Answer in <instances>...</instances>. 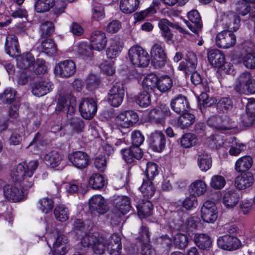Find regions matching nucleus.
Returning <instances> with one entry per match:
<instances>
[{
  "instance_id": "nucleus-64",
  "label": "nucleus",
  "mask_w": 255,
  "mask_h": 255,
  "mask_svg": "<svg viewBox=\"0 0 255 255\" xmlns=\"http://www.w3.org/2000/svg\"><path fill=\"white\" fill-rule=\"evenodd\" d=\"M197 86L200 92V99H202L203 101L205 102V100H207L208 98V95L206 93L209 91V86L207 81L202 80Z\"/></svg>"
},
{
  "instance_id": "nucleus-27",
  "label": "nucleus",
  "mask_w": 255,
  "mask_h": 255,
  "mask_svg": "<svg viewBox=\"0 0 255 255\" xmlns=\"http://www.w3.org/2000/svg\"><path fill=\"white\" fill-rule=\"evenodd\" d=\"M254 179L251 172L242 174L236 178L235 185L239 190H244L250 187L253 184Z\"/></svg>"
},
{
  "instance_id": "nucleus-20",
  "label": "nucleus",
  "mask_w": 255,
  "mask_h": 255,
  "mask_svg": "<svg viewBox=\"0 0 255 255\" xmlns=\"http://www.w3.org/2000/svg\"><path fill=\"white\" fill-rule=\"evenodd\" d=\"M55 70L62 77H69L76 72V66L73 61L70 60L60 62L55 67Z\"/></svg>"
},
{
  "instance_id": "nucleus-5",
  "label": "nucleus",
  "mask_w": 255,
  "mask_h": 255,
  "mask_svg": "<svg viewBox=\"0 0 255 255\" xmlns=\"http://www.w3.org/2000/svg\"><path fill=\"white\" fill-rule=\"evenodd\" d=\"M124 96L125 89L123 83H116L108 93V102L113 107H118L122 104Z\"/></svg>"
},
{
  "instance_id": "nucleus-28",
  "label": "nucleus",
  "mask_w": 255,
  "mask_h": 255,
  "mask_svg": "<svg viewBox=\"0 0 255 255\" xmlns=\"http://www.w3.org/2000/svg\"><path fill=\"white\" fill-rule=\"evenodd\" d=\"M223 24L228 31H236L240 26V19L238 15L234 13H230L225 14L222 17Z\"/></svg>"
},
{
  "instance_id": "nucleus-1",
  "label": "nucleus",
  "mask_w": 255,
  "mask_h": 255,
  "mask_svg": "<svg viewBox=\"0 0 255 255\" xmlns=\"http://www.w3.org/2000/svg\"><path fill=\"white\" fill-rule=\"evenodd\" d=\"M76 105V98L72 96L71 94L67 93L65 96H61L56 107V111L67 113V118L73 128L77 131H81L83 127L84 123L80 119L74 117L73 114L75 111Z\"/></svg>"
},
{
  "instance_id": "nucleus-59",
  "label": "nucleus",
  "mask_w": 255,
  "mask_h": 255,
  "mask_svg": "<svg viewBox=\"0 0 255 255\" xmlns=\"http://www.w3.org/2000/svg\"><path fill=\"white\" fill-rule=\"evenodd\" d=\"M92 17L96 20L102 19L105 17V10L104 6L100 3H96L94 4L92 9Z\"/></svg>"
},
{
  "instance_id": "nucleus-26",
  "label": "nucleus",
  "mask_w": 255,
  "mask_h": 255,
  "mask_svg": "<svg viewBox=\"0 0 255 255\" xmlns=\"http://www.w3.org/2000/svg\"><path fill=\"white\" fill-rule=\"evenodd\" d=\"M52 89V84L46 79L35 83L32 87V94L37 97H41L49 93Z\"/></svg>"
},
{
  "instance_id": "nucleus-16",
  "label": "nucleus",
  "mask_w": 255,
  "mask_h": 255,
  "mask_svg": "<svg viewBox=\"0 0 255 255\" xmlns=\"http://www.w3.org/2000/svg\"><path fill=\"white\" fill-rule=\"evenodd\" d=\"M138 120L137 114L132 111H128L120 114L116 118L118 126L122 128H128Z\"/></svg>"
},
{
  "instance_id": "nucleus-55",
  "label": "nucleus",
  "mask_w": 255,
  "mask_h": 255,
  "mask_svg": "<svg viewBox=\"0 0 255 255\" xmlns=\"http://www.w3.org/2000/svg\"><path fill=\"white\" fill-rule=\"evenodd\" d=\"M38 204L39 209L45 214L50 212L54 206V202L52 199L47 197L40 199Z\"/></svg>"
},
{
  "instance_id": "nucleus-63",
  "label": "nucleus",
  "mask_w": 255,
  "mask_h": 255,
  "mask_svg": "<svg viewBox=\"0 0 255 255\" xmlns=\"http://www.w3.org/2000/svg\"><path fill=\"white\" fill-rule=\"evenodd\" d=\"M188 239L186 235L183 234H178L174 239V243L178 248L183 249L188 244Z\"/></svg>"
},
{
  "instance_id": "nucleus-38",
  "label": "nucleus",
  "mask_w": 255,
  "mask_h": 255,
  "mask_svg": "<svg viewBox=\"0 0 255 255\" xmlns=\"http://www.w3.org/2000/svg\"><path fill=\"white\" fill-rule=\"evenodd\" d=\"M15 91L11 88H7L0 93V103L13 105L17 101L15 100Z\"/></svg>"
},
{
  "instance_id": "nucleus-2",
  "label": "nucleus",
  "mask_w": 255,
  "mask_h": 255,
  "mask_svg": "<svg viewBox=\"0 0 255 255\" xmlns=\"http://www.w3.org/2000/svg\"><path fill=\"white\" fill-rule=\"evenodd\" d=\"M104 236L99 233H90L85 234L81 239V245L84 248H91L98 255L104 253Z\"/></svg>"
},
{
  "instance_id": "nucleus-24",
  "label": "nucleus",
  "mask_w": 255,
  "mask_h": 255,
  "mask_svg": "<svg viewBox=\"0 0 255 255\" xmlns=\"http://www.w3.org/2000/svg\"><path fill=\"white\" fill-rule=\"evenodd\" d=\"M188 18L191 22V23L186 20L185 23L186 25L192 31L198 34L199 31L202 27L201 17L198 11L196 10H191L188 13Z\"/></svg>"
},
{
  "instance_id": "nucleus-4",
  "label": "nucleus",
  "mask_w": 255,
  "mask_h": 255,
  "mask_svg": "<svg viewBox=\"0 0 255 255\" xmlns=\"http://www.w3.org/2000/svg\"><path fill=\"white\" fill-rule=\"evenodd\" d=\"M52 243L53 255H64L68 250V239L63 234H57L56 236L50 237L47 243Z\"/></svg>"
},
{
  "instance_id": "nucleus-48",
  "label": "nucleus",
  "mask_w": 255,
  "mask_h": 255,
  "mask_svg": "<svg viewBox=\"0 0 255 255\" xmlns=\"http://www.w3.org/2000/svg\"><path fill=\"white\" fill-rule=\"evenodd\" d=\"M25 165V169L26 174L28 175V183H26V186L28 187H32L33 185L34 180L32 178L34 171L37 168L38 162L37 160H33L28 162V164L25 162L22 163Z\"/></svg>"
},
{
  "instance_id": "nucleus-15",
  "label": "nucleus",
  "mask_w": 255,
  "mask_h": 255,
  "mask_svg": "<svg viewBox=\"0 0 255 255\" xmlns=\"http://www.w3.org/2000/svg\"><path fill=\"white\" fill-rule=\"evenodd\" d=\"M3 192L6 199L11 202H18L24 198L22 190L15 185L8 184L3 187Z\"/></svg>"
},
{
  "instance_id": "nucleus-49",
  "label": "nucleus",
  "mask_w": 255,
  "mask_h": 255,
  "mask_svg": "<svg viewBox=\"0 0 255 255\" xmlns=\"http://www.w3.org/2000/svg\"><path fill=\"white\" fill-rule=\"evenodd\" d=\"M54 5V0H37L35 3V9L37 12L48 11Z\"/></svg>"
},
{
  "instance_id": "nucleus-44",
  "label": "nucleus",
  "mask_w": 255,
  "mask_h": 255,
  "mask_svg": "<svg viewBox=\"0 0 255 255\" xmlns=\"http://www.w3.org/2000/svg\"><path fill=\"white\" fill-rule=\"evenodd\" d=\"M172 85L171 78L168 76L164 75L158 78L156 87L160 92H166L172 87Z\"/></svg>"
},
{
  "instance_id": "nucleus-29",
  "label": "nucleus",
  "mask_w": 255,
  "mask_h": 255,
  "mask_svg": "<svg viewBox=\"0 0 255 255\" xmlns=\"http://www.w3.org/2000/svg\"><path fill=\"white\" fill-rule=\"evenodd\" d=\"M208 124L217 130H228L231 128V124L228 118L223 119L220 117L214 116L209 119Z\"/></svg>"
},
{
  "instance_id": "nucleus-53",
  "label": "nucleus",
  "mask_w": 255,
  "mask_h": 255,
  "mask_svg": "<svg viewBox=\"0 0 255 255\" xmlns=\"http://www.w3.org/2000/svg\"><path fill=\"white\" fill-rule=\"evenodd\" d=\"M190 188L193 192L198 196L203 195L207 190V186L205 182L201 180H198L192 183Z\"/></svg>"
},
{
  "instance_id": "nucleus-31",
  "label": "nucleus",
  "mask_w": 255,
  "mask_h": 255,
  "mask_svg": "<svg viewBox=\"0 0 255 255\" xmlns=\"http://www.w3.org/2000/svg\"><path fill=\"white\" fill-rule=\"evenodd\" d=\"M5 49L6 53L9 55L18 54L19 44L17 37L14 34H8L5 39Z\"/></svg>"
},
{
  "instance_id": "nucleus-41",
  "label": "nucleus",
  "mask_w": 255,
  "mask_h": 255,
  "mask_svg": "<svg viewBox=\"0 0 255 255\" xmlns=\"http://www.w3.org/2000/svg\"><path fill=\"white\" fill-rule=\"evenodd\" d=\"M229 143L230 144V149L229 152L230 155L233 156L238 155L246 148L245 144L240 142L235 137L230 138Z\"/></svg>"
},
{
  "instance_id": "nucleus-37",
  "label": "nucleus",
  "mask_w": 255,
  "mask_h": 255,
  "mask_svg": "<svg viewBox=\"0 0 255 255\" xmlns=\"http://www.w3.org/2000/svg\"><path fill=\"white\" fill-rule=\"evenodd\" d=\"M252 164V158L248 155L244 156L236 161L235 168L238 172H244L249 169Z\"/></svg>"
},
{
  "instance_id": "nucleus-22",
  "label": "nucleus",
  "mask_w": 255,
  "mask_h": 255,
  "mask_svg": "<svg viewBox=\"0 0 255 255\" xmlns=\"http://www.w3.org/2000/svg\"><path fill=\"white\" fill-rule=\"evenodd\" d=\"M90 41L92 49L101 51L105 47L107 40L104 32L95 30L91 34Z\"/></svg>"
},
{
  "instance_id": "nucleus-33",
  "label": "nucleus",
  "mask_w": 255,
  "mask_h": 255,
  "mask_svg": "<svg viewBox=\"0 0 255 255\" xmlns=\"http://www.w3.org/2000/svg\"><path fill=\"white\" fill-rule=\"evenodd\" d=\"M113 202L116 208L123 215L126 214L130 209V200L127 196H116Z\"/></svg>"
},
{
  "instance_id": "nucleus-62",
  "label": "nucleus",
  "mask_w": 255,
  "mask_h": 255,
  "mask_svg": "<svg viewBox=\"0 0 255 255\" xmlns=\"http://www.w3.org/2000/svg\"><path fill=\"white\" fill-rule=\"evenodd\" d=\"M34 64L32 68L35 74H41L47 72L48 65L44 60L38 59Z\"/></svg>"
},
{
  "instance_id": "nucleus-47",
  "label": "nucleus",
  "mask_w": 255,
  "mask_h": 255,
  "mask_svg": "<svg viewBox=\"0 0 255 255\" xmlns=\"http://www.w3.org/2000/svg\"><path fill=\"white\" fill-rule=\"evenodd\" d=\"M139 190L143 196L147 198L152 197L155 192V188L153 185L151 181L150 180L146 181L143 180Z\"/></svg>"
},
{
  "instance_id": "nucleus-45",
  "label": "nucleus",
  "mask_w": 255,
  "mask_h": 255,
  "mask_svg": "<svg viewBox=\"0 0 255 255\" xmlns=\"http://www.w3.org/2000/svg\"><path fill=\"white\" fill-rule=\"evenodd\" d=\"M40 49L42 52L51 56L56 53V46L51 39H47L41 42Z\"/></svg>"
},
{
  "instance_id": "nucleus-32",
  "label": "nucleus",
  "mask_w": 255,
  "mask_h": 255,
  "mask_svg": "<svg viewBox=\"0 0 255 255\" xmlns=\"http://www.w3.org/2000/svg\"><path fill=\"white\" fill-rule=\"evenodd\" d=\"M46 163L52 168L58 166L63 160V155L56 150L46 153L44 157Z\"/></svg>"
},
{
  "instance_id": "nucleus-21",
  "label": "nucleus",
  "mask_w": 255,
  "mask_h": 255,
  "mask_svg": "<svg viewBox=\"0 0 255 255\" xmlns=\"http://www.w3.org/2000/svg\"><path fill=\"white\" fill-rule=\"evenodd\" d=\"M68 158L70 161L77 168L84 169L88 165V156L83 151L73 152L69 155Z\"/></svg>"
},
{
  "instance_id": "nucleus-51",
  "label": "nucleus",
  "mask_w": 255,
  "mask_h": 255,
  "mask_svg": "<svg viewBox=\"0 0 255 255\" xmlns=\"http://www.w3.org/2000/svg\"><path fill=\"white\" fill-rule=\"evenodd\" d=\"M197 141L196 136L191 133L184 134L180 139L181 144L184 148H190L194 146Z\"/></svg>"
},
{
  "instance_id": "nucleus-61",
  "label": "nucleus",
  "mask_w": 255,
  "mask_h": 255,
  "mask_svg": "<svg viewBox=\"0 0 255 255\" xmlns=\"http://www.w3.org/2000/svg\"><path fill=\"white\" fill-rule=\"evenodd\" d=\"M145 174L148 180L151 181L158 174L157 165L154 163L148 162L146 163Z\"/></svg>"
},
{
  "instance_id": "nucleus-25",
  "label": "nucleus",
  "mask_w": 255,
  "mask_h": 255,
  "mask_svg": "<svg viewBox=\"0 0 255 255\" xmlns=\"http://www.w3.org/2000/svg\"><path fill=\"white\" fill-rule=\"evenodd\" d=\"M124 46L123 42L117 37L112 39L110 42V45L106 50L107 57L115 59L120 54Z\"/></svg>"
},
{
  "instance_id": "nucleus-18",
  "label": "nucleus",
  "mask_w": 255,
  "mask_h": 255,
  "mask_svg": "<svg viewBox=\"0 0 255 255\" xmlns=\"http://www.w3.org/2000/svg\"><path fill=\"white\" fill-rule=\"evenodd\" d=\"M158 25L161 30L162 36L164 37L166 42L168 43L172 42V39L173 37V34L171 32L169 27L178 29L183 33L185 32V30L180 27L177 24L171 23L165 18L160 20Z\"/></svg>"
},
{
  "instance_id": "nucleus-35",
  "label": "nucleus",
  "mask_w": 255,
  "mask_h": 255,
  "mask_svg": "<svg viewBox=\"0 0 255 255\" xmlns=\"http://www.w3.org/2000/svg\"><path fill=\"white\" fill-rule=\"evenodd\" d=\"M195 121V117L194 115L188 112H184L178 118L177 126L182 129H187L192 125Z\"/></svg>"
},
{
  "instance_id": "nucleus-3",
  "label": "nucleus",
  "mask_w": 255,
  "mask_h": 255,
  "mask_svg": "<svg viewBox=\"0 0 255 255\" xmlns=\"http://www.w3.org/2000/svg\"><path fill=\"white\" fill-rule=\"evenodd\" d=\"M128 57L135 66L145 67L149 63V57L148 53L141 47L133 45L128 50Z\"/></svg>"
},
{
  "instance_id": "nucleus-6",
  "label": "nucleus",
  "mask_w": 255,
  "mask_h": 255,
  "mask_svg": "<svg viewBox=\"0 0 255 255\" xmlns=\"http://www.w3.org/2000/svg\"><path fill=\"white\" fill-rule=\"evenodd\" d=\"M150 54L153 57L152 63L156 68L164 67L167 62L165 49L159 43H154L151 47Z\"/></svg>"
},
{
  "instance_id": "nucleus-54",
  "label": "nucleus",
  "mask_w": 255,
  "mask_h": 255,
  "mask_svg": "<svg viewBox=\"0 0 255 255\" xmlns=\"http://www.w3.org/2000/svg\"><path fill=\"white\" fill-rule=\"evenodd\" d=\"M232 108L233 103L229 98H222L217 103V109L221 112L226 113Z\"/></svg>"
},
{
  "instance_id": "nucleus-50",
  "label": "nucleus",
  "mask_w": 255,
  "mask_h": 255,
  "mask_svg": "<svg viewBox=\"0 0 255 255\" xmlns=\"http://www.w3.org/2000/svg\"><path fill=\"white\" fill-rule=\"evenodd\" d=\"M55 218L60 222H65L69 218V211L63 205L56 206L54 210Z\"/></svg>"
},
{
  "instance_id": "nucleus-60",
  "label": "nucleus",
  "mask_w": 255,
  "mask_h": 255,
  "mask_svg": "<svg viewBox=\"0 0 255 255\" xmlns=\"http://www.w3.org/2000/svg\"><path fill=\"white\" fill-rule=\"evenodd\" d=\"M226 181L224 177L221 175L213 176L211 179L210 186L212 188L219 190L222 189L225 185Z\"/></svg>"
},
{
  "instance_id": "nucleus-56",
  "label": "nucleus",
  "mask_w": 255,
  "mask_h": 255,
  "mask_svg": "<svg viewBox=\"0 0 255 255\" xmlns=\"http://www.w3.org/2000/svg\"><path fill=\"white\" fill-rule=\"evenodd\" d=\"M54 27L52 22L46 21L41 23L40 26V31L41 37L47 38L49 37L54 32Z\"/></svg>"
},
{
  "instance_id": "nucleus-57",
  "label": "nucleus",
  "mask_w": 255,
  "mask_h": 255,
  "mask_svg": "<svg viewBox=\"0 0 255 255\" xmlns=\"http://www.w3.org/2000/svg\"><path fill=\"white\" fill-rule=\"evenodd\" d=\"M241 62L247 68H255V52L248 53L243 55Z\"/></svg>"
},
{
  "instance_id": "nucleus-58",
  "label": "nucleus",
  "mask_w": 255,
  "mask_h": 255,
  "mask_svg": "<svg viewBox=\"0 0 255 255\" xmlns=\"http://www.w3.org/2000/svg\"><path fill=\"white\" fill-rule=\"evenodd\" d=\"M252 80L251 76L249 72L242 73L238 79L237 86L240 89H247Z\"/></svg>"
},
{
  "instance_id": "nucleus-39",
  "label": "nucleus",
  "mask_w": 255,
  "mask_h": 255,
  "mask_svg": "<svg viewBox=\"0 0 255 255\" xmlns=\"http://www.w3.org/2000/svg\"><path fill=\"white\" fill-rule=\"evenodd\" d=\"M139 4V0H121L120 7L124 13H130L136 10Z\"/></svg>"
},
{
  "instance_id": "nucleus-9",
  "label": "nucleus",
  "mask_w": 255,
  "mask_h": 255,
  "mask_svg": "<svg viewBox=\"0 0 255 255\" xmlns=\"http://www.w3.org/2000/svg\"><path fill=\"white\" fill-rule=\"evenodd\" d=\"M208 59L210 63L215 66H223L224 70L227 73H230L233 66L228 63H224L225 57L220 50L213 49L208 53Z\"/></svg>"
},
{
  "instance_id": "nucleus-42",
  "label": "nucleus",
  "mask_w": 255,
  "mask_h": 255,
  "mask_svg": "<svg viewBox=\"0 0 255 255\" xmlns=\"http://www.w3.org/2000/svg\"><path fill=\"white\" fill-rule=\"evenodd\" d=\"M90 187L94 189H99L104 187L105 181L103 175L98 173H93L88 180Z\"/></svg>"
},
{
  "instance_id": "nucleus-14",
  "label": "nucleus",
  "mask_w": 255,
  "mask_h": 255,
  "mask_svg": "<svg viewBox=\"0 0 255 255\" xmlns=\"http://www.w3.org/2000/svg\"><path fill=\"white\" fill-rule=\"evenodd\" d=\"M148 142L150 147L154 151L160 152L165 148L166 138L162 131L155 130L150 134Z\"/></svg>"
},
{
  "instance_id": "nucleus-10",
  "label": "nucleus",
  "mask_w": 255,
  "mask_h": 255,
  "mask_svg": "<svg viewBox=\"0 0 255 255\" xmlns=\"http://www.w3.org/2000/svg\"><path fill=\"white\" fill-rule=\"evenodd\" d=\"M236 37L232 31L223 30L216 37V44L219 47L227 49L235 45Z\"/></svg>"
},
{
  "instance_id": "nucleus-17",
  "label": "nucleus",
  "mask_w": 255,
  "mask_h": 255,
  "mask_svg": "<svg viewBox=\"0 0 255 255\" xmlns=\"http://www.w3.org/2000/svg\"><path fill=\"white\" fill-rule=\"evenodd\" d=\"M217 245L219 248L224 250L231 251L239 248L240 242L234 236L225 235L218 238Z\"/></svg>"
},
{
  "instance_id": "nucleus-52",
  "label": "nucleus",
  "mask_w": 255,
  "mask_h": 255,
  "mask_svg": "<svg viewBox=\"0 0 255 255\" xmlns=\"http://www.w3.org/2000/svg\"><path fill=\"white\" fill-rule=\"evenodd\" d=\"M152 204L148 200L143 202L142 205L137 206V213L140 217H145L150 215L152 210Z\"/></svg>"
},
{
  "instance_id": "nucleus-23",
  "label": "nucleus",
  "mask_w": 255,
  "mask_h": 255,
  "mask_svg": "<svg viewBox=\"0 0 255 255\" xmlns=\"http://www.w3.org/2000/svg\"><path fill=\"white\" fill-rule=\"evenodd\" d=\"M170 106L174 112L179 114L187 111L189 108L186 97L182 95H178L172 99Z\"/></svg>"
},
{
  "instance_id": "nucleus-13",
  "label": "nucleus",
  "mask_w": 255,
  "mask_h": 255,
  "mask_svg": "<svg viewBox=\"0 0 255 255\" xmlns=\"http://www.w3.org/2000/svg\"><path fill=\"white\" fill-rule=\"evenodd\" d=\"M104 251L107 248L110 255H120L122 250L121 237L117 234H114L108 239L104 237Z\"/></svg>"
},
{
  "instance_id": "nucleus-34",
  "label": "nucleus",
  "mask_w": 255,
  "mask_h": 255,
  "mask_svg": "<svg viewBox=\"0 0 255 255\" xmlns=\"http://www.w3.org/2000/svg\"><path fill=\"white\" fill-rule=\"evenodd\" d=\"M212 158L211 155L205 151L198 152L197 164L199 168L203 171H206L212 166Z\"/></svg>"
},
{
  "instance_id": "nucleus-12",
  "label": "nucleus",
  "mask_w": 255,
  "mask_h": 255,
  "mask_svg": "<svg viewBox=\"0 0 255 255\" xmlns=\"http://www.w3.org/2000/svg\"><path fill=\"white\" fill-rule=\"evenodd\" d=\"M170 115L169 108L165 105L151 110L148 114L150 123L155 124H163L165 118Z\"/></svg>"
},
{
  "instance_id": "nucleus-46",
  "label": "nucleus",
  "mask_w": 255,
  "mask_h": 255,
  "mask_svg": "<svg viewBox=\"0 0 255 255\" xmlns=\"http://www.w3.org/2000/svg\"><path fill=\"white\" fill-rule=\"evenodd\" d=\"M194 241L196 245L202 250L208 249L211 244L209 236L205 234H196Z\"/></svg>"
},
{
  "instance_id": "nucleus-30",
  "label": "nucleus",
  "mask_w": 255,
  "mask_h": 255,
  "mask_svg": "<svg viewBox=\"0 0 255 255\" xmlns=\"http://www.w3.org/2000/svg\"><path fill=\"white\" fill-rule=\"evenodd\" d=\"M240 199V195L237 191L230 190L224 194L222 203L226 208L231 209L237 205Z\"/></svg>"
},
{
  "instance_id": "nucleus-7",
  "label": "nucleus",
  "mask_w": 255,
  "mask_h": 255,
  "mask_svg": "<svg viewBox=\"0 0 255 255\" xmlns=\"http://www.w3.org/2000/svg\"><path fill=\"white\" fill-rule=\"evenodd\" d=\"M201 217L204 222L214 223L218 218L217 208L211 201L205 202L201 208Z\"/></svg>"
},
{
  "instance_id": "nucleus-8",
  "label": "nucleus",
  "mask_w": 255,
  "mask_h": 255,
  "mask_svg": "<svg viewBox=\"0 0 255 255\" xmlns=\"http://www.w3.org/2000/svg\"><path fill=\"white\" fill-rule=\"evenodd\" d=\"M97 110V102L93 98H83L79 104V111L82 117L85 119L90 120L92 118Z\"/></svg>"
},
{
  "instance_id": "nucleus-43",
  "label": "nucleus",
  "mask_w": 255,
  "mask_h": 255,
  "mask_svg": "<svg viewBox=\"0 0 255 255\" xmlns=\"http://www.w3.org/2000/svg\"><path fill=\"white\" fill-rule=\"evenodd\" d=\"M157 80L158 77L155 74L150 73L146 75L142 82L143 88L151 92L153 88L156 87Z\"/></svg>"
},
{
  "instance_id": "nucleus-40",
  "label": "nucleus",
  "mask_w": 255,
  "mask_h": 255,
  "mask_svg": "<svg viewBox=\"0 0 255 255\" xmlns=\"http://www.w3.org/2000/svg\"><path fill=\"white\" fill-rule=\"evenodd\" d=\"M137 104L143 108L147 107L151 104L150 92L143 90L141 91L135 97Z\"/></svg>"
},
{
  "instance_id": "nucleus-36",
  "label": "nucleus",
  "mask_w": 255,
  "mask_h": 255,
  "mask_svg": "<svg viewBox=\"0 0 255 255\" xmlns=\"http://www.w3.org/2000/svg\"><path fill=\"white\" fill-rule=\"evenodd\" d=\"M17 65L21 69H27L33 67L34 58L31 53H27L17 58Z\"/></svg>"
},
{
  "instance_id": "nucleus-19",
  "label": "nucleus",
  "mask_w": 255,
  "mask_h": 255,
  "mask_svg": "<svg viewBox=\"0 0 255 255\" xmlns=\"http://www.w3.org/2000/svg\"><path fill=\"white\" fill-rule=\"evenodd\" d=\"M89 207L92 212H96L99 214H104L108 210L105 199L101 195L93 196L89 200Z\"/></svg>"
},
{
  "instance_id": "nucleus-11",
  "label": "nucleus",
  "mask_w": 255,
  "mask_h": 255,
  "mask_svg": "<svg viewBox=\"0 0 255 255\" xmlns=\"http://www.w3.org/2000/svg\"><path fill=\"white\" fill-rule=\"evenodd\" d=\"M11 177L13 182L20 183L25 190L31 187L26 185L28 183L29 179L24 164L20 163L16 166L11 172Z\"/></svg>"
}]
</instances>
